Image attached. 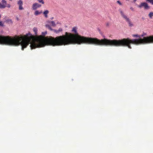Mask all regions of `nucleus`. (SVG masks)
Instances as JSON below:
<instances>
[{
  "label": "nucleus",
  "mask_w": 153,
  "mask_h": 153,
  "mask_svg": "<svg viewBox=\"0 0 153 153\" xmlns=\"http://www.w3.org/2000/svg\"><path fill=\"white\" fill-rule=\"evenodd\" d=\"M47 33V31L42 33V35L35 37L30 33H28L24 36H16L13 37L9 36H0V44L10 46H21L22 50H23L26 48L29 44H30L31 50L36 48L43 47L46 45H51L53 46L61 45H54L51 44L52 42L49 40L52 38V37H45L44 36Z\"/></svg>",
  "instance_id": "1"
},
{
  "label": "nucleus",
  "mask_w": 153,
  "mask_h": 153,
  "mask_svg": "<svg viewBox=\"0 0 153 153\" xmlns=\"http://www.w3.org/2000/svg\"><path fill=\"white\" fill-rule=\"evenodd\" d=\"M72 32L74 34L65 33V35L58 36L56 38H52L49 41L52 42L54 45H65L71 44H76L80 45L82 44H94L105 45V39L99 40L96 38L86 37L79 35L77 32V28H73Z\"/></svg>",
  "instance_id": "2"
},
{
  "label": "nucleus",
  "mask_w": 153,
  "mask_h": 153,
  "mask_svg": "<svg viewBox=\"0 0 153 153\" xmlns=\"http://www.w3.org/2000/svg\"><path fill=\"white\" fill-rule=\"evenodd\" d=\"M133 37H138L137 39L130 40L129 39H124L121 40H110L105 39V45L113 46H127L130 49L131 48V44L140 45L153 43V36L143 38L140 35H134Z\"/></svg>",
  "instance_id": "3"
},
{
  "label": "nucleus",
  "mask_w": 153,
  "mask_h": 153,
  "mask_svg": "<svg viewBox=\"0 0 153 153\" xmlns=\"http://www.w3.org/2000/svg\"><path fill=\"white\" fill-rule=\"evenodd\" d=\"M119 10L121 16L128 23V25L131 27L133 25L132 23L129 18L126 15L124 11L121 9H119Z\"/></svg>",
  "instance_id": "4"
},
{
  "label": "nucleus",
  "mask_w": 153,
  "mask_h": 153,
  "mask_svg": "<svg viewBox=\"0 0 153 153\" xmlns=\"http://www.w3.org/2000/svg\"><path fill=\"white\" fill-rule=\"evenodd\" d=\"M138 7L140 8L143 7L145 9H148L149 8L148 4L146 2L141 3L140 5L138 6Z\"/></svg>",
  "instance_id": "5"
},
{
  "label": "nucleus",
  "mask_w": 153,
  "mask_h": 153,
  "mask_svg": "<svg viewBox=\"0 0 153 153\" xmlns=\"http://www.w3.org/2000/svg\"><path fill=\"white\" fill-rule=\"evenodd\" d=\"M42 5L41 4L37 3H34L32 6V9L33 10H36L37 8L40 7Z\"/></svg>",
  "instance_id": "6"
},
{
  "label": "nucleus",
  "mask_w": 153,
  "mask_h": 153,
  "mask_svg": "<svg viewBox=\"0 0 153 153\" xmlns=\"http://www.w3.org/2000/svg\"><path fill=\"white\" fill-rule=\"evenodd\" d=\"M18 4L19 6V9L20 10H22L23 9L22 5L23 4V2L21 0H20L17 3Z\"/></svg>",
  "instance_id": "7"
},
{
  "label": "nucleus",
  "mask_w": 153,
  "mask_h": 153,
  "mask_svg": "<svg viewBox=\"0 0 153 153\" xmlns=\"http://www.w3.org/2000/svg\"><path fill=\"white\" fill-rule=\"evenodd\" d=\"M45 26L47 28H48L50 30H51L53 31L54 32H55L56 33H59L58 32V30L53 29L52 28V27H51V26H50L48 24H46L45 25Z\"/></svg>",
  "instance_id": "8"
},
{
  "label": "nucleus",
  "mask_w": 153,
  "mask_h": 153,
  "mask_svg": "<svg viewBox=\"0 0 153 153\" xmlns=\"http://www.w3.org/2000/svg\"><path fill=\"white\" fill-rule=\"evenodd\" d=\"M47 24H48L50 26L51 25L53 27H55L56 25L55 22L54 21H48L47 22Z\"/></svg>",
  "instance_id": "9"
},
{
  "label": "nucleus",
  "mask_w": 153,
  "mask_h": 153,
  "mask_svg": "<svg viewBox=\"0 0 153 153\" xmlns=\"http://www.w3.org/2000/svg\"><path fill=\"white\" fill-rule=\"evenodd\" d=\"M42 13V11H40L38 10H36L34 13V14L35 16H37V15H38Z\"/></svg>",
  "instance_id": "10"
},
{
  "label": "nucleus",
  "mask_w": 153,
  "mask_h": 153,
  "mask_svg": "<svg viewBox=\"0 0 153 153\" xmlns=\"http://www.w3.org/2000/svg\"><path fill=\"white\" fill-rule=\"evenodd\" d=\"M48 13H49V11L48 10H45L43 12V14L45 16V17L47 18L48 17L47 14Z\"/></svg>",
  "instance_id": "11"
},
{
  "label": "nucleus",
  "mask_w": 153,
  "mask_h": 153,
  "mask_svg": "<svg viewBox=\"0 0 153 153\" xmlns=\"http://www.w3.org/2000/svg\"><path fill=\"white\" fill-rule=\"evenodd\" d=\"M6 7V5L4 4H2L0 3V8H4Z\"/></svg>",
  "instance_id": "12"
},
{
  "label": "nucleus",
  "mask_w": 153,
  "mask_h": 153,
  "mask_svg": "<svg viewBox=\"0 0 153 153\" xmlns=\"http://www.w3.org/2000/svg\"><path fill=\"white\" fill-rule=\"evenodd\" d=\"M149 16L150 18H152V17H153V12H150L149 14Z\"/></svg>",
  "instance_id": "13"
},
{
  "label": "nucleus",
  "mask_w": 153,
  "mask_h": 153,
  "mask_svg": "<svg viewBox=\"0 0 153 153\" xmlns=\"http://www.w3.org/2000/svg\"><path fill=\"white\" fill-rule=\"evenodd\" d=\"M33 31L35 33V34L36 35L37 34V29L36 27H34L33 29Z\"/></svg>",
  "instance_id": "14"
},
{
  "label": "nucleus",
  "mask_w": 153,
  "mask_h": 153,
  "mask_svg": "<svg viewBox=\"0 0 153 153\" xmlns=\"http://www.w3.org/2000/svg\"><path fill=\"white\" fill-rule=\"evenodd\" d=\"M39 3L42 4H44L45 2L44 0H36Z\"/></svg>",
  "instance_id": "15"
},
{
  "label": "nucleus",
  "mask_w": 153,
  "mask_h": 153,
  "mask_svg": "<svg viewBox=\"0 0 153 153\" xmlns=\"http://www.w3.org/2000/svg\"><path fill=\"white\" fill-rule=\"evenodd\" d=\"M147 1L153 5V0H147Z\"/></svg>",
  "instance_id": "16"
},
{
  "label": "nucleus",
  "mask_w": 153,
  "mask_h": 153,
  "mask_svg": "<svg viewBox=\"0 0 153 153\" xmlns=\"http://www.w3.org/2000/svg\"><path fill=\"white\" fill-rule=\"evenodd\" d=\"M2 2L3 4H5L6 5V1L5 0H2Z\"/></svg>",
  "instance_id": "17"
},
{
  "label": "nucleus",
  "mask_w": 153,
  "mask_h": 153,
  "mask_svg": "<svg viewBox=\"0 0 153 153\" xmlns=\"http://www.w3.org/2000/svg\"><path fill=\"white\" fill-rule=\"evenodd\" d=\"M110 23L109 22H107L105 24L106 26L107 27H109L110 26Z\"/></svg>",
  "instance_id": "18"
},
{
  "label": "nucleus",
  "mask_w": 153,
  "mask_h": 153,
  "mask_svg": "<svg viewBox=\"0 0 153 153\" xmlns=\"http://www.w3.org/2000/svg\"><path fill=\"white\" fill-rule=\"evenodd\" d=\"M117 3L120 6H121L122 5V3L119 1H117Z\"/></svg>",
  "instance_id": "19"
},
{
  "label": "nucleus",
  "mask_w": 153,
  "mask_h": 153,
  "mask_svg": "<svg viewBox=\"0 0 153 153\" xmlns=\"http://www.w3.org/2000/svg\"><path fill=\"white\" fill-rule=\"evenodd\" d=\"M62 31V28H59L58 30V33H59V32H60Z\"/></svg>",
  "instance_id": "20"
},
{
  "label": "nucleus",
  "mask_w": 153,
  "mask_h": 153,
  "mask_svg": "<svg viewBox=\"0 0 153 153\" xmlns=\"http://www.w3.org/2000/svg\"><path fill=\"white\" fill-rule=\"evenodd\" d=\"M3 26V23L2 22H0V26Z\"/></svg>",
  "instance_id": "21"
},
{
  "label": "nucleus",
  "mask_w": 153,
  "mask_h": 153,
  "mask_svg": "<svg viewBox=\"0 0 153 153\" xmlns=\"http://www.w3.org/2000/svg\"><path fill=\"white\" fill-rule=\"evenodd\" d=\"M146 35V33H143L142 35L140 36L141 37V38H142L141 37H143Z\"/></svg>",
  "instance_id": "22"
},
{
  "label": "nucleus",
  "mask_w": 153,
  "mask_h": 153,
  "mask_svg": "<svg viewBox=\"0 0 153 153\" xmlns=\"http://www.w3.org/2000/svg\"><path fill=\"white\" fill-rule=\"evenodd\" d=\"M7 7L10 8V4H8L7 5Z\"/></svg>",
  "instance_id": "23"
},
{
  "label": "nucleus",
  "mask_w": 153,
  "mask_h": 153,
  "mask_svg": "<svg viewBox=\"0 0 153 153\" xmlns=\"http://www.w3.org/2000/svg\"><path fill=\"white\" fill-rule=\"evenodd\" d=\"M130 9L131 10H132V11H134V8H133L132 7H131L130 8Z\"/></svg>",
  "instance_id": "24"
},
{
  "label": "nucleus",
  "mask_w": 153,
  "mask_h": 153,
  "mask_svg": "<svg viewBox=\"0 0 153 153\" xmlns=\"http://www.w3.org/2000/svg\"><path fill=\"white\" fill-rule=\"evenodd\" d=\"M56 24H60L61 23L60 22H56Z\"/></svg>",
  "instance_id": "25"
},
{
  "label": "nucleus",
  "mask_w": 153,
  "mask_h": 153,
  "mask_svg": "<svg viewBox=\"0 0 153 153\" xmlns=\"http://www.w3.org/2000/svg\"><path fill=\"white\" fill-rule=\"evenodd\" d=\"M136 1H137V0H134V2H135Z\"/></svg>",
  "instance_id": "26"
},
{
  "label": "nucleus",
  "mask_w": 153,
  "mask_h": 153,
  "mask_svg": "<svg viewBox=\"0 0 153 153\" xmlns=\"http://www.w3.org/2000/svg\"><path fill=\"white\" fill-rule=\"evenodd\" d=\"M146 0V1H147V0Z\"/></svg>",
  "instance_id": "27"
}]
</instances>
